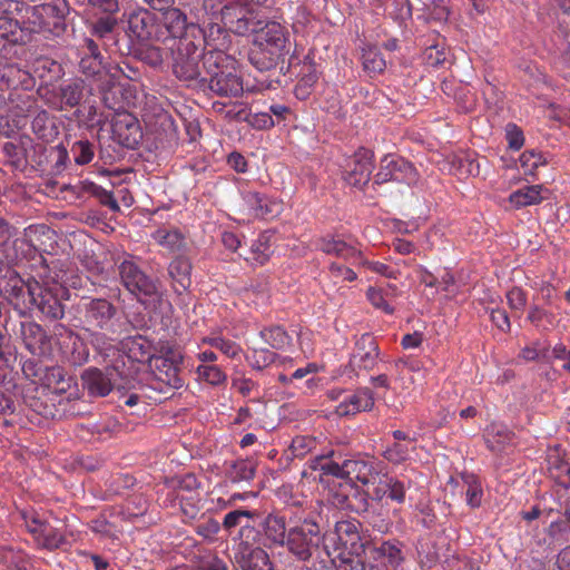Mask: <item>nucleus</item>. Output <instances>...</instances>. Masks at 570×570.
Masks as SVG:
<instances>
[{
  "mask_svg": "<svg viewBox=\"0 0 570 570\" xmlns=\"http://www.w3.org/2000/svg\"><path fill=\"white\" fill-rule=\"evenodd\" d=\"M542 187L540 185L527 186L510 195V202L517 207L539 204L542 200L540 195Z\"/></svg>",
  "mask_w": 570,
  "mask_h": 570,
  "instance_id": "c756f323",
  "label": "nucleus"
},
{
  "mask_svg": "<svg viewBox=\"0 0 570 570\" xmlns=\"http://www.w3.org/2000/svg\"><path fill=\"white\" fill-rule=\"evenodd\" d=\"M330 272L334 278L341 281L353 282L357 278V274L351 267L340 262H333Z\"/></svg>",
  "mask_w": 570,
  "mask_h": 570,
  "instance_id": "0e129e2a",
  "label": "nucleus"
},
{
  "mask_svg": "<svg viewBox=\"0 0 570 570\" xmlns=\"http://www.w3.org/2000/svg\"><path fill=\"white\" fill-rule=\"evenodd\" d=\"M83 90L85 85L82 80L61 85L59 88L60 101L69 108L77 107L83 98Z\"/></svg>",
  "mask_w": 570,
  "mask_h": 570,
  "instance_id": "cd10ccee",
  "label": "nucleus"
},
{
  "mask_svg": "<svg viewBox=\"0 0 570 570\" xmlns=\"http://www.w3.org/2000/svg\"><path fill=\"white\" fill-rule=\"evenodd\" d=\"M117 23V19L111 14L99 18L94 24V35L100 39H105L114 32Z\"/></svg>",
  "mask_w": 570,
  "mask_h": 570,
  "instance_id": "864d4df0",
  "label": "nucleus"
},
{
  "mask_svg": "<svg viewBox=\"0 0 570 570\" xmlns=\"http://www.w3.org/2000/svg\"><path fill=\"white\" fill-rule=\"evenodd\" d=\"M417 552L421 558V564L425 567H431L439 559L438 551L426 540L419 541Z\"/></svg>",
  "mask_w": 570,
  "mask_h": 570,
  "instance_id": "13d9d810",
  "label": "nucleus"
},
{
  "mask_svg": "<svg viewBox=\"0 0 570 570\" xmlns=\"http://www.w3.org/2000/svg\"><path fill=\"white\" fill-rule=\"evenodd\" d=\"M115 375H119L117 366L107 367L106 372L94 367L86 370L81 375V380L90 395L106 396L114 386L119 391L126 389L125 385L117 384Z\"/></svg>",
  "mask_w": 570,
  "mask_h": 570,
  "instance_id": "f8f14e48",
  "label": "nucleus"
},
{
  "mask_svg": "<svg viewBox=\"0 0 570 570\" xmlns=\"http://www.w3.org/2000/svg\"><path fill=\"white\" fill-rule=\"evenodd\" d=\"M119 275L124 286L137 297L140 295L151 296L157 292L154 279L130 261H124L119 265Z\"/></svg>",
  "mask_w": 570,
  "mask_h": 570,
  "instance_id": "9d476101",
  "label": "nucleus"
},
{
  "mask_svg": "<svg viewBox=\"0 0 570 570\" xmlns=\"http://www.w3.org/2000/svg\"><path fill=\"white\" fill-rule=\"evenodd\" d=\"M365 487V494L372 500L381 501L387 495L391 500L402 503L405 498L403 483L377 470Z\"/></svg>",
  "mask_w": 570,
  "mask_h": 570,
  "instance_id": "9b49d317",
  "label": "nucleus"
},
{
  "mask_svg": "<svg viewBox=\"0 0 570 570\" xmlns=\"http://www.w3.org/2000/svg\"><path fill=\"white\" fill-rule=\"evenodd\" d=\"M284 57L285 56L266 49L256 42H253V47L248 53L249 62L259 71L274 69L279 62H284Z\"/></svg>",
  "mask_w": 570,
  "mask_h": 570,
  "instance_id": "a211bd4d",
  "label": "nucleus"
},
{
  "mask_svg": "<svg viewBox=\"0 0 570 570\" xmlns=\"http://www.w3.org/2000/svg\"><path fill=\"white\" fill-rule=\"evenodd\" d=\"M376 552L380 557L386 558L389 563L393 567H397L403 561L401 549L389 541L383 542L379 548H376Z\"/></svg>",
  "mask_w": 570,
  "mask_h": 570,
  "instance_id": "09e8293b",
  "label": "nucleus"
},
{
  "mask_svg": "<svg viewBox=\"0 0 570 570\" xmlns=\"http://www.w3.org/2000/svg\"><path fill=\"white\" fill-rule=\"evenodd\" d=\"M154 238L160 246L173 253L179 252L185 245L184 235L177 229L157 230Z\"/></svg>",
  "mask_w": 570,
  "mask_h": 570,
  "instance_id": "7c9ffc66",
  "label": "nucleus"
},
{
  "mask_svg": "<svg viewBox=\"0 0 570 570\" xmlns=\"http://www.w3.org/2000/svg\"><path fill=\"white\" fill-rule=\"evenodd\" d=\"M335 530L340 541L344 546L350 544L351 550H354V552L364 550V544L361 542V537L355 523L351 521H341L336 523Z\"/></svg>",
  "mask_w": 570,
  "mask_h": 570,
  "instance_id": "393cba45",
  "label": "nucleus"
},
{
  "mask_svg": "<svg viewBox=\"0 0 570 570\" xmlns=\"http://www.w3.org/2000/svg\"><path fill=\"white\" fill-rule=\"evenodd\" d=\"M136 57L144 63L157 68L164 62V50L157 46L146 45L136 50Z\"/></svg>",
  "mask_w": 570,
  "mask_h": 570,
  "instance_id": "c9c22d12",
  "label": "nucleus"
},
{
  "mask_svg": "<svg viewBox=\"0 0 570 570\" xmlns=\"http://www.w3.org/2000/svg\"><path fill=\"white\" fill-rule=\"evenodd\" d=\"M41 294L37 297L35 306L42 315L50 320H60L63 317L65 308L60 299L50 288L41 286Z\"/></svg>",
  "mask_w": 570,
  "mask_h": 570,
  "instance_id": "412c9836",
  "label": "nucleus"
},
{
  "mask_svg": "<svg viewBox=\"0 0 570 570\" xmlns=\"http://www.w3.org/2000/svg\"><path fill=\"white\" fill-rule=\"evenodd\" d=\"M462 480L466 485V502L471 508H479L482 501V488L474 474L463 473Z\"/></svg>",
  "mask_w": 570,
  "mask_h": 570,
  "instance_id": "473e14b6",
  "label": "nucleus"
},
{
  "mask_svg": "<svg viewBox=\"0 0 570 570\" xmlns=\"http://www.w3.org/2000/svg\"><path fill=\"white\" fill-rule=\"evenodd\" d=\"M112 139L122 147L135 149L142 139L138 119L128 111H121L111 119Z\"/></svg>",
  "mask_w": 570,
  "mask_h": 570,
  "instance_id": "6e6552de",
  "label": "nucleus"
},
{
  "mask_svg": "<svg viewBox=\"0 0 570 570\" xmlns=\"http://www.w3.org/2000/svg\"><path fill=\"white\" fill-rule=\"evenodd\" d=\"M125 346L128 350L129 357L137 362L148 361L150 364L151 358H156L151 353V343L141 335L128 338Z\"/></svg>",
  "mask_w": 570,
  "mask_h": 570,
  "instance_id": "a878e982",
  "label": "nucleus"
},
{
  "mask_svg": "<svg viewBox=\"0 0 570 570\" xmlns=\"http://www.w3.org/2000/svg\"><path fill=\"white\" fill-rule=\"evenodd\" d=\"M363 67L366 71L379 73L382 72L385 67L386 62L379 52V50L374 47H368L367 49H364L363 51Z\"/></svg>",
  "mask_w": 570,
  "mask_h": 570,
  "instance_id": "58836bf2",
  "label": "nucleus"
},
{
  "mask_svg": "<svg viewBox=\"0 0 570 570\" xmlns=\"http://www.w3.org/2000/svg\"><path fill=\"white\" fill-rule=\"evenodd\" d=\"M261 22L255 23L252 32L255 33L254 42L266 49L286 56L289 52L288 35L281 23L269 21L264 27H259Z\"/></svg>",
  "mask_w": 570,
  "mask_h": 570,
  "instance_id": "1a4fd4ad",
  "label": "nucleus"
},
{
  "mask_svg": "<svg viewBox=\"0 0 570 570\" xmlns=\"http://www.w3.org/2000/svg\"><path fill=\"white\" fill-rule=\"evenodd\" d=\"M86 189H87V191L92 194L95 197H97L104 206H108L114 212L119 210V206L110 191L101 188L100 186H98L94 183H90L86 187Z\"/></svg>",
  "mask_w": 570,
  "mask_h": 570,
  "instance_id": "603ef678",
  "label": "nucleus"
},
{
  "mask_svg": "<svg viewBox=\"0 0 570 570\" xmlns=\"http://www.w3.org/2000/svg\"><path fill=\"white\" fill-rule=\"evenodd\" d=\"M548 471L550 476L563 487L570 485V465L563 461L557 451L548 456Z\"/></svg>",
  "mask_w": 570,
  "mask_h": 570,
  "instance_id": "bb28decb",
  "label": "nucleus"
},
{
  "mask_svg": "<svg viewBox=\"0 0 570 570\" xmlns=\"http://www.w3.org/2000/svg\"><path fill=\"white\" fill-rule=\"evenodd\" d=\"M153 373L151 386L164 395V399L173 395L175 390L183 386V379L179 376V361L175 355L156 356L149 365Z\"/></svg>",
  "mask_w": 570,
  "mask_h": 570,
  "instance_id": "39448f33",
  "label": "nucleus"
},
{
  "mask_svg": "<svg viewBox=\"0 0 570 570\" xmlns=\"http://www.w3.org/2000/svg\"><path fill=\"white\" fill-rule=\"evenodd\" d=\"M204 343H207L210 346L218 348L230 358L238 356L240 353V347L236 343L224 340L223 337L219 336L206 337L204 338Z\"/></svg>",
  "mask_w": 570,
  "mask_h": 570,
  "instance_id": "a18cd8bd",
  "label": "nucleus"
},
{
  "mask_svg": "<svg viewBox=\"0 0 570 570\" xmlns=\"http://www.w3.org/2000/svg\"><path fill=\"white\" fill-rule=\"evenodd\" d=\"M255 517V512L249 510H234L227 513L223 521V528L226 531H230L233 528L239 527L242 529V524H246L250 519Z\"/></svg>",
  "mask_w": 570,
  "mask_h": 570,
  "instance_id": "79ce46f5",
  "label": "nucleus"
},
{
  "mask_svg": "<svg viewBox=\"0 0 570 570\" xmlns=\"http://www.w3.org/2000/svg\"><path fill=\"white\" fill-rule=\"evenodd\" d=\"M254 474L255 465L247 460L234 462L227 472L228 478L233 482L248 481L254 478Z\"/></svg>",
  "mask_w": 570,
  "mask_h": 570,
  "instance_id": "e433bc0d",
  "label": "nucleus"
},
{
  "mask_svg": "<svg viewBox=\"0 0 570 570\" xmlns=\"http://www.w3.org/2000/svg\"><path fill=\"white\" fill-rule=\"evenodd\" d=\"M204 49L194 39H183L174 51L173 72L188 87L204 90L206 73L203 67Z\"/></svg>",
  "mask_w": 570,
  "mask_h": 570,
  "instance_id": "f03ea898",
  "label": "nucleus"
},
{
  "mask_svg": "<svg viewBox=\"0 0 570 570\" xmlns=\"http://www.w3.org/2000/svg\"><path fill=\"white\" fill-rule=\"evenodd\" d=\"M190 262L181 256L176 257L169 264L168 273L174 282L173 287L177 294H183L190 286Z\"/></svg>",
  "mask_w": 570,
  "mask_h": 570,
  "instance_id": "aec40b11",
  "label": "nucleus"
},
{
  "mask_svg": "<svg viewBox=\"0 0 570 570\" xmlns=\"http://www.w3.org/2000/svg\"><path fill=\"white\" fill-rule=\"evenodd\" d=\"M321 249L326 254H335L342 258H350L361 255L360 252L348 246L346 243L335 239H323L321 243Z\"/></svg>",
  "mask_w": 570,
  "mask_h": 570,
  "instance_id": "f704fd0d",
  "label": "nucleus"
},
{
  "mask_svg": "<svg viewBox=\"0 0 570 570\" xmlns=\"http://www.w3.org/2000/svg\"><path fill=\"white\" fill-rule=\"evenodd\" d=\"M148 502L142 497H135L126 502L121 513L128 520L144 515L147 512Z\"/></svg>",
  "mask_w": 570,
  "mask_h": 570,
  "instance_id": "37998d69",
  "label": "nucleus"
},
{
  "mask_svg": "<svg viewBox=\"0 0 570 570\" xmlns=\"http://www.w3.org/2000/svg\"><path fill=\"white\" fill-rule=\"evenodd\" d=\"M528 320L537 327L548 328L552 324V315L539 306L530 308Z\"/></svg>",
  "mask_w": 570,
  "mask_h": 570,
  "instance_id": "052dcab7",
  "label": "nucleus"
},
{
  "mask_svg": "<svg viewBox=\"0 0 570 570\" xmlns=\"http://www.w3.org/2000/svg\"><path fill=\"white\" fill-rule=\"evenodd\" d=\"M543 164V157L533 150H527L520 157V166L524 175H533L537 168Z\"/></svg>",
  "mask_w": 570,
  "mask_h": 570,
  "instance_id": "49530a36",
  "label": "nucleus"
},
{
  "mask_svg": "<svg viewBox=\"0 0 570 570\" xmlns=\"http://www.w3.org/2000/svg\"><path fill=\"white\" fill-rule=\"evenodd\" d=\"M322 541L320 525L314 521L304 520L299 525L288 530L286 544L294 556L306 561L320 553Z\"/></svg>",
  "mask_w": 570,
  "mask_h": 570,
  "instance_id": "20e7f679",
  "label": "nucleus"
},
{
  "mask_svg": "<svg viewBox=\"0 0 570 570\" xmlns=\"http://www.w3.org/2000/svg\"><path fill=\"white\" fill-rule=\"evenodd\" d=\"M41 286L39 282L29 279V284L24 287V291L17 296L11 305L20 311L31 309L36 304L37 297L42 293Z\"/></svg>",
  "mask_w": 570,
  "mask_h": 570,
  "instance_id": "c85d7f7f",
  "label": "nucleus"
},
{
  "mask_svg": "<svg viewBox=\"0 0 570 570\" xmlns=\"http://www.w3.org/2000/svg\"><path fill=\"white\" fill-rule=\"evenodd\" d=\"M116 313V306L104 298H92L83 306L82 330L88 342L100 353L108 351L117 338L111 322Z\"/></svg>",
  "mask_w": 570,
  "mask_h": 570,
  "instance_id": "f257e3e1",
  "label": "nucleus"
},
{
  "mask_svg": "<svg viewBox=\"0 0 570 570\" xmlns=\"http://www.w3.org/2000/svg\"><path fill=\"white\" fill-rule=\"evenodd\" d=\"M101 68V58H96L92 56H83L79 62V69L81 73L87 77H95L100 72Z\"/></svg>",
  "mask_w": 570,
  "mask_h": 570,
  "instance_id": "e2e57ef3",
  "label": "nucleus"
},
{
  "mask_svg": "<svg viewBox=\"0 0 570 570\" xmlns=\"http://www.w3.org/2000/svg\"><path fill=\"white\" fill-rule=\"evenodd\" d=\"M409 456V449L400 443H394L384 452V458L395 464L405 461Z\"/></svg>",
  "mask_w": 570,
  "mask_h": 570,
  "instance_id": "338daca9",
  "label": "nucleus"
},
{
  "mask_svg": "<svg viewBox=\"0 0 570 570\" xmlns=\"http://www.w3.org/2000/svg\"><path fill=\"white\" fill-rule=\"evenodd\" d=\"M287 342V335L281 327H273L261 332L259 343L265 344L269 350H279Z\"/></svg>",
  "mask_w": 570,
  "mask_h": 570,
  "instance_id": "4c0bfd02",
  "label": "nucleus"
},
{
  "mask_svg": "<svg viewBox=\"0 0 570 570\" xmlns=\"http://www.w3.org/2000/svg\"><path fill=\"white\" fill-rule=\"evenodd\" d=\"M40 381L48 387H58L65 383V372L60 366L45 367ZM65 387L61 386V390Z\"/></svg>",
  "mask_w": 570,
  "mask_h": 570,
  "instance_id": "de8ad7c7",
  "label": "nucleus"
},
{
  "mask_svg": "<svg viewBox=\"0 0 570 570\" xmlns=\"http://www.w3.org/2000/svg\"><path fill=\"white\" fill-rule=\"evenodd\" d=\"M245 199L247 205L255 212V216L261 218L273 215L276 212V207H278L276 203H268L266 198L257 193H249Z\"/></svg>",
  "mask_w": 570,
  "mask_h": 570,
  "instance_id": "2f4dec72",
  "label": "nucleus"
},
{
  "mask_svg": "<svg viewBox=\"0 0 570 570\" xmlns=\"http://www.w3.org/2000/svg\"><path fill=\"white\" fill-rule=\"evenodd\" d=\"M389 171H381L376 175V181L383 183L389 180L404 181L407 185L417 180L416 169L404 159L389 160L386 165Z\"/></svg>",
  "mask_w": 570,
  "mask_h": 570,
  "instance_id": "f3484780",
  "label": "nucleus"
},
{
  "mask_svg": "<svg viewBox=\"0 0 570 570\" xmlns=\"http://www.w3.org/2000/svg\"><path fill=\"white\" fill-rule=\"evenodd\" d=\"M66 11V0L37 6L33 8V23H37L38 20L41 30L59 33L65 29Z\"/></svg>",
  "mask_w": 570,
  "mask_h": 570,
  "instance_id": "4468645a",
  "label": "nucleus"
},
{
  "mask_svg": "<svg viewBox=\"0 0 570 570\" xmlns=\"http://www.w3.org/2000/svg\"><path fill=\"white\" fill-rule=\"evenodd\" d=\"M163 12V24L161 27L166 31V39L178 38L194 39L202 35V30L195 23H188L186 14L178 8H168Z\"/></svg>",
  "mask_w": 570,
  "mask_h": 570,
  "instance_id": "ddd939ff",
  "label": "nucleus"
},
{
  "mask_svg": "<svg viewBox=\"0 0 570 570\" xmlns=\"http://www.w3.org/2000/svg\"><path fill=\"white\" fill-rule=\"evenodd\" d=\"M21 335L26 347L35 354L38 348H41L47 342L48 336L46 331L35 322H27L21 324Z\"/></svg>",
  "mask_w": 570,
  "mask_h": 570,
  "instance_id": "b1692460",
  "label": "nucleus"
},
{
  "mask_svg": "<svg viewBox=\"0 0 570 570\" xmlns=\"http://www.w3.org/2000/svg\"><path fill=\"white\" fill-rule=\"evenodd\" d=\"M376 468L372 462L363 460H346L345 461V479L350 482H360L365 487L374 475Z\"/></svg>",
  "mask_w": 570,
  "mask_h": 570,
  "instance_id": "4be33fe9",
  "label": "nucleus"
},
{
  "mask_svg": "<svg viewBox=\"0 0 570 570\" xmlns=\"http://www.w3.org/2000/svg\"><path fill=\"white\" fill-rule=\"evenodd\" d=\"M377 356L379 346L375 338L370 334H364L355 344L350 365L353 368L371 370L375 365Z\"/></svg>",
  "mask_w": 570,
  "mask_h": 570,
  "instance_id": "2eb2a0df",
  "label": "nucleus"
},
{
  "mask_svg": "<svg viewBox=\"0 0 570 570\" xmlns=\"http://www.w3.org/2000/svg\"><path fill=\"white\" fill-rule=\"evenodd\" d=\"M317 441L313 436L298 435L292 440L288 451L295 458H303L314 451Z\"/></svg>",
  "mask_w": 570,
  "mask_h": 570,
  "instance_id": "ea45409f",
  "label": "nucleus"
},
{
  "mask_svg": "<svg viewBox=\"0 0 570 570\" xmlns=\"http://www.w3.org/2000/svg\"><path fill=\"white\" fill-rule=\"evenodd\" d=\"M258 534V531L249 521L246 524H242V529H239V550L252 549L250 546L256 541Z\"/></svg>",
  "mask_w": 570,
  "mask_h": 570,
  "instance_id": "680f3d73",
  "label": "nucleus"
},
{
  "mask_svg": "<svg viewBox=\"0 0 570 570\" xmlns=\"http://www.w3.org/2000/svg\"><path fill=\"white\" fill-rule=\"evenodd\" d=\"M28 284L29 281L24 282L17 273L11 272L3 285L4 297L11 304Z\"/></svg>",
  "mask_w": 570,
  "mask_h": 570,
  "instance_id": "a19ab883",
  "label": "nucleus"
},
{
  "mask_svg": "<svg viewBox=\"0 0 570 570\" xmlns=\"http://www.w3.org/2000/svg\"><path fill=\"white\" fill-rule=\"evenodd\" d=\"M344 180L354 187H363L370 181L373 166V151L358 148L352 156L345 159L343 166Z\"/></svg>",
  "mask_w": 570,
  "mask_h": 570,
  "instance_id": "0eeeda50",
  "label": "nucleus"
},
{
  "mask_svg": "<svg viewBox=\"0 0 570 570\" xmlns=\"http://www.w3.org/2000/svg\"><path fill=\"white\" fill-rule=\"evenodd\" d=\"M366 296L375 308L382 309L386 314L393 313V307H391L390 304L385 301L381 289L370 287L366 292Z\"/></svg>",
  "mask_w": 570,
  "mask_h": 570,
  "instance_id": "69168bd1",
  "label": "nucleus"
},
{
  "mask_svg": "<svg viewBox=\"0 0 570 570\" xmlns=\"http://www.w3.org/2000/svg\"><path fill=\"white\" fill-rule=\"evenodd\" d=\"M505 132L510 148L518 150L523 146V132L517 125L508 124L505 127Z\"/></svg>",
  "mask_w": 570,
  "mask_h": 570,
  "instance_id": "774afa93",
  "label": "nucleus"
},
{
  "mask_svg": "<svg viewBox=\"0 0 570 570\" xmlns=\"http://www.w3.org/2000/svg\"><path fill=\"white\" fill-rule=\"evenodd\" d=\"M276 354L265 346V344L256 342L253 353L248 356L253 367L263 370L272 364L275 360Z\"/></svg>",
  "mask_w": 570,
  "mask_h": 570,
  "instance_id": "72a5a7b5",
  "label": "nucleus"
},
{
  "mask_svg": "<svg viewBox=\"0 0 570 570\" xmlns=\"http://www.w3.org/2000/svg\"><path fill=\"white\" fill-rule=\"evenodd\" d=\"M109 82L116 85V81L118 80L119 76H124L127 79L130 80H137L139 72L137 69L132 68L128 63L117 65L114 68L109 70Z\"/></svg>",
  "mask_w": 570,
  "mask_h": 570,
  "instance_id": "bf43d9fd",
  "label": "nucleus"
},
{
  "mask_svg": "<svg viewBox=\"0 0 570 570\" xmlns=\"http://www.w3.org/2000/svg\"><path fill=\"white\" fill-rule=\"evenodd\" d=\"M266 538L275 543L283 546L287 540V530L285 519L278 514L269 513L261 523Z\"/></svg>",
  "mask_w": 570,
  "mask_h": 570,
  "instance_id": "5701e85b",
  "label": "nucleus"
},
{
  "mask_svg": "<svg viewBox=\"0 0 570 570\" xmlns=\"http://www.w3.org/2000/svg\"><path fill=\"white\" fill-rule=\"evenodd\" d=\"M198 376L212 385L222 383L225 374L215 365H199L197 368Z\"/></svg>",
  "mask_w": 570,
  "mask_h": 570,
  "instance_id": "5fc2aeb1",
  "label": "nucleus"
},
{
  "mask_svg": "<svg viewBox=\"0 0 570 570\" xmlns=\"http://www.w3.org/2000/svg\"><path fill=\"white\" fill-rule=\"evenodd\" d=\"M547 533L553 542H566L570 533V525L563 520L556 521L548 527Z\"/></svg>",
  "mask_w": 570,
  "mask_h": 570,
  "instance_id": "4d7b16f0",
  "label": "nucleus"
},
{
  "mask_svg": "<svg viewBox=\"0 0 570 570\" xmlns=\"http://www.w3.org/2000/svg\"><path fill=\"white\" fill-rule=\"evenodd\" d=\"M225 60L220 51H208L204 57L203 67L206 73L204 90L209 89L222 97H238L243 94V81L234 72L227 70L222 62Z\"/></svg>",
  "mask_w": 570,
  "mask_h": 570,
  "instance_id": "7ed1b4c3",
  "label": "nucleus"
},
{
  "mask_svg": "<svg viewBox=\"0 0 570 570\" xmlns=\"http://www.w3.org/2000/svg\"><path fill=\"white\" fill-rule=\"evenodd\" d=\"M373 406V392L370 389H361L344 397L336 406L335 413L338 416L354 415L361 411H371Z\"/></svg>",
  "mask_w": 570,
  "mask_h": 570,
  "instance_id": "dca6fc26",
  "label": "nucleus"
},
{
  "mask_svg": "<svg viewBox=\"0 0 570 570\" xmlns=\"http://www.w3.org/2000/svg\"><path fill=\"white\" fill-rule=\"evenodd\" d=\"M128 30L141 43L163 42L166 31L157 17L147 9L134 10L128 14Z\"/></svg>",
  "mask_w": 570,
  "mask_h": 570,
  "instance_id": "423d86ee",
  "label": "nucleus"
},
{
  "mask_svg": "<svg viewBox=\"0 0 570 570\" xmlns=\"http://www.w3.org/2000/svg\"><path fill=\"white\" fill-rule=\"evenodd\" d=\"M102 101L105 106L111 110H115L116 114L125 111V107L120 100L117 99L115 92V85L106 81L101 86Z\"/></svg>",
  "mask_w": 570,
  "mask_h": 570,
  "instance_id": "8fccbe9b",
  "label": "nucleus"
},
{
  "mask_svg": "<svg viewBox=\"0 0 570 570\" xmlns=\"http://www.w3.org/2000/svg\"><path fill=\"white\" fill-rule=\"evenodd\" d=\"M512 432L504 429H500L495 431V433L491 438L487 439V445L491 451L500 452L505 444L512 441Z\"/></svg>",
  "mask_w": 570,
  "mask_h": 570,
  "instance_id": "6e6d98bb",
  "label": "nucleus"
},
{
  "mask_svg": "<svg viewBox=\"0 0 570 570\" xmlns=\"http://www.w3.org/2000/svg\"><path fill=\"white\" fill-rule=\"evenodd\" d=\"M237 563L240 570H273L268 554L259 547L239 550Z\"/></svg>",
  "mask_w": 570,
  "mask_h": 570,
  "instance_id": "6ab92c4d",
  "label": "nucleus"
},
{
  "mask_svg": "<svg viewBox=\"0 0 570 570\" xmlns=\"http://www.w3.org/2000/svg\"><path fill=\"white\" fill-rule=\"evenodd\" d=\"M71 151L78 165L89 164L94 158V145L88 140L76 141Z\"/></svg>",
  "mask_w": 570,
  "mask_h": 570,
  "instance_id": "c03bdc74",
  "label": "nucleus"
},
{
  "mask_svg": "<svg viewBox=\"0 0 570 570\" xmlns=\"http://www.w3.org/2000/svg\"><path fill=\"white\" fill-rule=\"evenodd\" d=\"M337 570H366L365 561L357 552L343 554L336 566Z\"/></svg>",
  "mask_w": 570,
  "mask_h": 570,
  "instance_id": "3c124183",
  "label": "nucleus"
}]
</instances>
